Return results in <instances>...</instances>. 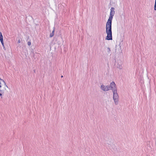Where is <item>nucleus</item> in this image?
I'll return each instance as SVG.
<instances>
[{"mask_svg": "<svg viewBox=\"0 0 156 156\" xmlns=\"http://www.w3.org/2000/svg\"><path fill=\"white\" fill-rule=\"evenodd\" d=\"M110 90H112L113 93V99L115 105L118 104L119 102V95L117 92V89L116 84L114 82H112L109 86Z\"/></svg>", "mask_w": 156, "mask_h": 156, "instance_id": "nucleus-1", "label": "nucleus"}, {"mask_svg": "<svg viewBox=\"0 0 156 156\" xmlns=\"http://www.w3.org/2000/svg\"><path fill=\"white\" fill-rule=\"evenodd\" d=\"M106 32L107 34L106 39L108 40H112V28L106 29Z\"/></svg>", "mask_w": 156, "mask_h": 156, "instance_id": "nucleus-2", "label": "nucleus"}, {"mask_svg": "<svg viewBox=\"0 0 156 156\" xmlns=\"http://www.w3.org/2000/svg\"><path fill=\"white\" fill-rule=\"evenodd\" d=\"M115 8L114 7H112L110 9V16L108 20L112 21L113 16L115 13L114 11Z\"/></svg>", "mask_w": 156, "mask_h": 156, "instance_id": "nucleus-3", "label": "nucleus"}, {"mask_svg": "<svg viewBox=\"0 0 156 156\" xmlns=\"http://www.w3.org/2000/svg\"><path fill=\"white\" fill-rule=\"evenodd\" d=\"M112 21L108 20L106 24V29L112 28Z\"/></svg>", "mask_w": 156, "mask_h": 156, "instance_id": "nucleus-4", "label": "nucleus"}, {"mask_svg": "<svg viewBox=\"0 0 156 156\" xmlns=\"http://www.w3.org/2000/svg\"><path fill=\"white\" fill-rule=\"evenodd\" d=\"M101 88L103 90L105 91H108L110 90L109 86H105L103 85H101Z\"/></svg>", "mask_w": 156, "mask_h": 156, "instance_id": "nucleus-5", "label": "nucleus"}, {"mask_svg": "<svg viewBox=\"0 0 156 156\" xmlns=\"http://www.w3.org/2000/svg\"><path fill=\"white\" fill-rule=\"evenodd\" d=\"M0 91L4 92L5 91L6 88H8V86L5 84L3 85H0Z\"/></svg>", "mask_w": 156, "mask_h": 156, "instance_id": "nucleus-6", "label": "nucleus"}, {"mask_svg": "<svg viewBox=\"0 0 156 156\" xmlns=\"http://www.w3.org/2000/svg\"><path fill=\"white\" fill-rule=\"evenodd\" d=\"M54 32H55V27H54V29L52 31L51 33L50 34V37H53L54 34Z\"/></svg>", "mask_w": 156, "mask_h": 156, "instance_id": "nucleus-7", "label": "nucleus"}, {"mask_svg": "<svg viewBox=\"0 0 156 156\" xmlns=\"http://www.w3.org/2000/svg\"><path fill=\"white\" fill-rule=\"evenodd\" d=\"M3 37L1 32L0 31V41H3Z\"/></svg>", "mask_w": 156, "mask_h": 156, "instance_id": "nucleus-8", "label": "nucleus"}, {"mask_svg": "<svg viewBox=\"0 0 156 156\" xmlns=\"http://www.w3.org/2000/svg\"><path fill=\"white\" fill-rule=\"evenodd\" d=\"M1 42L2 43V44L3 46V49L5 50H6V49L5 48V45H4V42H3V40L2 41H1Z\"/></svg>", "mask_w": 156, "mask_h": 156, "instance_id": "nucleus-9", "label": "nucleus"}, {"mask_svg": "<svg viewBox=\"0 0 156 156\" xmlns=\"http://www.w3.org/2000/svg\"><path fill=\"white\" fill-rule=\"evenodd\" d=\"M117 68L120 69H122V66L121 65L119 64L117 65Z\"/></svg>", "mask_w": 156, "mask_h": 156, "instance_id": "nucleus-10", "label": "nucleus"}, {"mask_svg": "<svg viewBox=\"0 0 156 156\" xmlns=\"http://www.w3.org/2000/svg\"><path fill=\"white\" fill-rule=\"evenodd\" d=\"M154 10H156V0H155V5L154 6Z\"/></svg>", "mask_w": 156, "mask_h": 156, "instance_id": "nucleus-11", "label": "nucleus"}, {"mask_svg": "<svg viewBox=\"0 0 156 156\" xmlns=\"http://www.w3.org/2000/svg\"><path fill=\"white\" fill-rule=\"evenodd\" d=\"M4 93V92H1V91H0V96L1 97V98H2V94Z\"/></svg>", "mask_w": 156, "mask_h": 156, "instance_id": "nucleus-12", "label": "nucleus"}, {"mask_svg": "<svg viewBox=\"0 0 156 156\" xmlns=\"http://www.w3.org/2000/svg\"><path fill=\"white\" fill-rule=\"evenodd\" d=\"M108 51H107L108 53H109L110 51H111V50L110 48L109 47L107 48Z\"/></svg>", "mask_w": 156, "mask_h": 156, "instance_id": "nucleus-13", "label": "nucleus"}, {"mask_svg": "<svg viewBox=\"0 0 156 156\" xmlns=\"http://www.w3.org/2000/svg\"><path fill=\"white\" fill-rule=\"evenodd\" d=\"M28 45L30 46L31 44V42L30 41H28L27 43Z\"/></svg>", "mask_w": 156, "mask_h": 156, "instance_id": "nucleus-14", "label": "nucleus"}, {"mask_svg": "<svg viewBox=\"0 0 156 156\" xmlns=\"http://www.w3.org/2000/svg\"><path fill=\"white\" fill-rule=\"evenodd\" d=\"M21 41L20 39H19V40H18V43H20L21 42Z\"/></svg>", "mask_w": 156, "mask_h": 156, "instance_id": "nucleus-15", "label": "nucleus"}, {"mask_svg": "<svg viewBox=\"0 0 156 156\" xmlns=\"http://www.w3.org/2000/svg\"><path fill=\"white\" fill-rule=\"evenodd\" d=\"M61 77L62 78L63 77V76H61Z\"/></svg>", "mask_w": 156, "mask_h": 156, "instance_id": "nucleus-16", "label": "nucleus"}]
</instances>
